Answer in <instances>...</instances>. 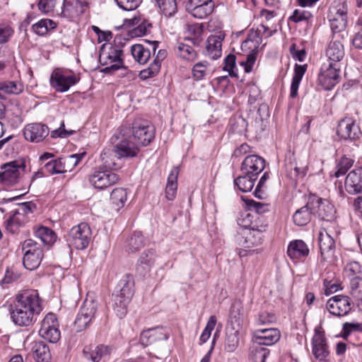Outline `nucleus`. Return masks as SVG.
Returning a JSON list of instances; mask_svg holds the SVG:
<instances>
[{
	"instance_id": "36",
	"label": "nucleus",
	"mask_w": 362,
	"mask_h": 362,
	"mask_svg": "<svg viewBox=\"0 0 362 362\" xmlns=\"http://www.w3.org/2000/svg\"><path fill=\"white\" fill-rule=\"evenodd\" d=\"M115 158H117V156L114 153V151H103L100 154L103 163L98 168L114 172V170L119 168V165L115 162Z\"/></svg>"
},
{
	"instance_id": "40",
	"label": "nucleus",
	"mask_w": 362,
	"mask_h": 362,
	"mask_svg": "<svg viewBox=\"0 0 362 362\" xmlns=\"http://www.w3.org/2000/svg\"><path fill=\"white\" fill-rule=\"evenodd\" d=\"M119 290L116 293H119L126 296L127 299H132L134 295V280L131 275H125L118 284Z\"/></svg>"
},
{
	"instance_id": "14",
	"label": "nucleus",
	"mask_w": 362,
	"mask_h": 362,
	"mask_svg": "<svg viewBox=\"0 0 362 362\" xmlns=\"http://www.w3.org/2000/svg\"><path fill=\"white\" fill-rule=\"evenodd\" d=\"M319 246L322 259L329 264H334L337 260L335 241L327 231L320 233Z\"/></svg>"
},
{
	"instance_id": "28",
	"label": "nucleus",
	"mask_w": 362,
	"mask_h": 362,
	"mask_svg": "<svg viewBox=\"0 0 362 362\" xmlns=\"http://www.w3.org/2000/svg\"><path fill=\"white\" fill-rule=\"evenodd\" d=\"M223 38L220 35H210L206 40V55L212 59L221 56Z\"/></svg>"
},
{
	"instance_id": "32",
	"label": "nucleus",
	"mask_w": 362,
	"mask_h": 362,
	"mask_svg": "<svg viewBox=\"0 0 362 362\" xmlns=\"http://www.w3.org/2000/svg\"><path fill=\"white\" fill-rule=\"evenodd\" d=\"M179 167H173L168 177L167 185L165 188V196L168 200H173L175 197L177 189V177L179 174Z\"/></svg>"
},
{
	"instance_id": "39",
	"label": "nucleus",
	"mask_w": 362,
	"mask_h": 362,
	"mask_svg": "<svg viewBox=\"0 0 362 362\" xmlns=\"http://www.w3.org/2000/svg\"><path fill=\"white\" fill-rule=\"evenodd\" d=\"M57 23L51 19L43 18L32 25L33 31L37 35H45L49 30H54Z\"/></svg>"
},
{
	"instance_id": "57",
	"label": "nucleus",
	"mask_w": 362,
	"mask_h": 362,
	"mask_svg": "<svg viewBox=\"0 0 362 362\" xmlns=\"http://www.w3.org/2000/svg\"><path fill=\"white\" fill-rule=\"evenodd\" d=\"M78 4H81L79 0H65L62 7V13L65 16H73L78 13L75 9Z\"/></svg>"
},
{
	"instance_id": "22",
	"label": "nucleus",
	"mask_w": 362,
	"mask_h": 362,
	"mask_svg": "<svg viewBox=\"0 0 362 362\" xmlns=\"http://www.w3.org/2000/svg\"><path fill=\"white\" fill-rule=\"evenodd\" d=\"M149 47H144L142 45L136 44L132 46L131 52L134 59L139 64H146L151 57V50L155 54L158 46V41L148 42Z\"/></svg>"
},
{
	"instance_id": "42",
	"label": "nucleus",
	"mask_w": 362,
	"mask_h": 362,
	"mask_svg": "<svg viewBox=\"0 0 362 362\" xmlns=\"http://www.w3.org/2000/svg\"><path fill=\"white\" fill-rule=\"evenodd\" d=\"M127 199V193L125 189L115 188L110 194V200L116 211L124 206Z\"/></svg>"
},
{
	"instance_id": "1",
	"label": "nucleus",
	"mask_w": 362,
	"mask_h": 362,
	"mask_svg": "<svg viewBox=\"0 0 362 362\" xmlns=\"http://www.w3.org/2000/svg\"><path fill=\"white\" fill-rule=\"evenodd\" d=\"M43 308L37 290L25 291L17 295L11 317L14 324L28 327L36 320Z\"/></svg>"
},
{
	"instance_id": "47",
	"label": "nucleus",
	"mask_w": 362,
	"mask_h": 362,
	"mask_svg": "<svg viewBox=\"0 0 362 362\" xmlns=\"http://www.w3.org/2000/svg\"><path fill=\"white\" fill-rule=\"evenodd\" d=\"M35 235L45 245H50L56 240V234L50 228L45 226L40 227L35 231Z\"/></svg>"
},
{
	"instance_id": "61",
	"label": "nucleus",
	"mask_w": 362,
	"mask_h": 362,
	"mask_svg": "<svg viewBox=\"0 0 362 362\" xmlns=\"http://www.w3.org/2000/svg\"><path fill=\"white\" fill-rule=\"evenodd\" d=\"M241 307L239 304H233L230 308V317L231 320V325H235L234 323H237V325H240V320L242 317L243 314L240 313Z\"/></svg>"
},
{
	"instance_id": "8",
	"label": "nucleus",
	"mask_w": 362,
	"mask_h": 362,
	"mask_svg": "<svg viewBox=\"0 0 362 362\" xmlns=\"http://www.w3.org/2000/svg\"><path fill=\"white\" fill-rule=\"evenodd\" d=\"M24 168L23 162L18 160L11 161L2 165V171L0 172V182L7 186L14 185L18 182L21 171H23Z\"/></svg>"
},
{
	"instance_id": "11",
	"label": "nucleus",
	"mask_w": 362,
	"mask_h": 362,
	"mask_svg": "<svg viewBox=\"0 0 362 362\" xmlns=\"http://www.w3.org/2000/svg\"><path fill=\"white\" fill-rule=\"evenodd\" d=\"M311 204L313 206L314 216L321 221H332L335 218L336 210L327 199L311 195Z\"/></svg>"
},
{
	"instance_id": "60",
	"label": "nucleus",
	"mask_w": 362,
	"mask_h": 362,
	"mask_svg": "<svg viewBox=\"0 0 362 362\" xmlns=\"http://www.w3.org/2000/svg\"><path fill=\"white\" fill-rule=\"evenodd\" d=\"M36 204L33 202H26L19 204L18 209L14 211L18 213L19 216H24L29 213H33L36 209Z\"/></svg>"
},
{
	"instance_id": "46",
	"label": "nucleus",
	"mask_w": 362,
	"mask_h": 362,
	"mask_svg": "<svg viewBox=\"0 0 362 362\" xmlns=\"http://www.w3.org/2000/svg\"><path fill=\"white\" fill-rule=\"evenodd\" d=\"M43 257V253L23 255V264L25 269L35 270L40 266Z\"/></svg>"
},
{
	"instance_id": "26",
	"label": "nucleus",
	"mask_w": 362,
	"mask_h": 362,
	"mask_svg": "<svg viewBox=\"0 0 362 362\" xmlns=\"http://www.w3.org/2000/svg\"><path fill=\"white\" fill-rule=\"evenodd\" d=\"M240 331L235 325H231L226 329L224 341V349L228 352L235 351L239 346Z\"/></svg>"
},
{
	"instance_id": "24",
	"label": "nucleus",
	"mask_w": 362,
	"mask_h": 362,
	"mask_svg": "<svg viewBox=\"0 0 362 362\" xmlns=\"http://www.w3.org/2000/svg\"><path fill=\"white\" fill-rule=\"evenodd\" d=\"M314 216L313 206L311 204L310 196L308 197L306 204L296 211L293 215V221L294 223L299 226L307 225L312 220Z\"/></svg>"
},
{
	"instance_id": "55",
	"label": "nucleus",
	"mask_w": 362,
	"mask_h": 362,
	"mask_svg": "<svg viewBox=\"0 0 362 362\" xmlns=\"http://www.w3.org/2000/svg\"><path fill=\"white\" fill-rule=\"evenodd\" d=\"M313 17L312 13L307 10L303 8L296 9L290 19L295 22L299 23L302 21H308Z\"/></svg>"
},
{
	"instance_id": "43",
	"label": "nucleus",
	"mask_w": 362,
	"mask_h": 362,
	"mask_svg": "<svg viewBox=\"0 0 362 362\" xmlns=\"http://www.w3.org/2000/svg\"><path fill=\"white\" fill-rule=\"evenodd\" d=\"M214 3L210 2L202 6L186 8L193 17L202 19L210 15L214 9Z\"/></svg>"
},
{
	"instance_id": "59",
	"label": "nucleus",
	"mask_w": 362,
	"mask_h": 362,
	"mask_svg": "<svg viewBox=\"0 0 362 362\" xmlns=\"http://www.w3.org/2000/svg\"><path fill=\"white\" fill-rule=\"evenodd\" d=\"M269 179V173L267 172H265L262 176L261 177L260 180L258 182V184L255 189L254 195L260 199H264L266 197V193L264 192L263 187H264V185L266 182Z\"/></svg>"
},
{
	"instance_id": "48",
	"label": "nucleus",
	"mask_w": 362,
	"mask_h": 362,
	"mask_svg": "<svg viewBox=\"0 0 362 362\" xmlns=\"http://www.w3.org/2000/svg\"><path fill=\"white\" fill-rule=\"evenodd\" d=\"M269 354V350L261 345L253 344L251 348V356L253 362H265Z\"/></svg>"
},
{
	"instance_id": "62",
	"label": "nucleus",
	"mask_w": 362,
	"mask_h": 362,
	"mask_svg": "<svg viewBox=\"0 0 362 362\" xmlns=\"http://www.w3.org/2000/svg\"><path fill=\"white\" fill-rule=\"evenodd\" d=\"M257 56L256 53L254 52V49L252 52L250 53L246 58L245 61L241 62L240 64L244 67L245 71L246 73H250L252 71L253 66L256 62Z\"/></svg>"
},
{
	"instance_id": "10",
	"label": "nucleus",
	"mask_w": 362,
	"mask_h": 362,
	"mask_svg": "<svg viewBox=\"0 0 362 362\" xmlns=\"http://www.w3.org/2000/svg\"><path fill=\"white\" fill-rule=\"evenodd\" d=\"M337 134L341 139L353 141L358 139L362 132L354 118L345 117L338 123Z\"/></svg>"
},
{
	"instance_id": "31",
	"label": "nucleus",
	"mask_w": 362,
	"mask_h": 362,
	"mask_svg": "<svg viewBox=\"0 0 362 362\" xmlns=\"http://www.w3.org/2000/svg\"><path fill=\"white\" fill-rule=\"evenodd\" d=\"M144 246V238L141 232L134 231L126 240L124 247L127 252L139 251Z\"/></svg>"
},
{
	"instance_id": "7",
	"label": "nucleus",
	"mask_w": 362,
	"mask_h": 362,
	"mask_svg": "<svg viewBox=\"0 0 362 362\" xmlns=\"http://www.w3.org/2000/svg\"><path fill=\"white\" fill-rule=\"evenodd\" d=\"M340 78L339 64L324 63L318 76V80L325 89L330 90L339 83Z\"/></svg>"
},
{
	"instance_id": "4",
	"label": "nucleus",
	"mask_w": 362,
	"mask_h": 362,
	"mask_svg": "<svg viewBox=\"0 0 362 362\" xmlns=\"http://www.w3.org/2000/svg\"><path fill=\"white\" fill-rule=\"evenodd\" d=\"M119 180V175L115 172L105 170L103 168L96 167L88 175L90 184L95 189L103 190L110 187Z\"/></svg>"
},
{
	"instance_id": "25",
	"label": "nucleus",
	"mask_w": 362,
	"mask_h": 362,
	"mask_svg": "<svg viewBox=\"0 0 362 362\" xmlns=\"http://www.w3.org/2000/svg\"><path fill=\"white\" fill-rule=\"evenodd\" d=\"M113 151L114 153L117 156V159L121 158L134 157L139 152L138 148L127 139H122L116 143Z\"/></svg>"
},
{
	"instance_id": "23",
	"label": "nucleus",
	"mask_w": 362,
	"mask_h": 362,
	"mask_svg": "<svg viewBox=\"0 0 362 362\" xmlns=\"http://www.w3.org/2000/svg\"><path fill=\"white\" fill-rule=\"evenodd\" d=\"M313 354L318 360L325 359L329 355L328 347L324 333L315 329L312 339Z\"/></svg>"
},
{
	"instance_id": "52",
	"label": "nucleus",
	"mask_w": 362,
	"mask_h": 362,
	"mask_svg": "<svg viewBox=\"0 0 362 362\" xmlns=\"http://www.w3.org/2000/svg\"><path fill=\"white\" fill-rule=\"evenodd\" d=\"M23 255L35 254L37 252L40 254L43 250L40 245L32 239L25 240L22 244Z\"/></svg>"
},
{
	"instance_id": "6",
	"label": "nucleus",
	"mask_w": 362,
	"mask_h": 362,
	"mask_svg": "<svg viewBox=\"0 0 362 362\" xmlns=\"http://www.w3.org/2000/svg\"><path fill=\"white\" fill-rule=\"evenodd\" d=\"M132 134L138 144L148 145L155 136L154 127L150 122L137 118L132 123Z\"/></svg>"
},
{
	"instance_id": "44",
	"label": "nucleus",
	"mask_w": 362,
	"mask_h": 362,
	"mask_svg": "<svg viewBox=\"0 0 362 362\" xmlns=\"http://www.w3.org/2000/svg\"><path fill=\"white\" fill-rule=\"evenodd\" d=\"M176 54L181 59L192 62L197 57L195 50L189 45L180 42L176 47Z\"/></svg>"
},
{
	"instance_id": "2",
	"label": "nucleus",
	"mask_w": 362,
	"mask_h": 362,
	"mask_svg": "<svg viewBox=\"0 0 362 362\" xmlns=\"http://www.w3.org/2000/svg\"><path fill=\"white\" fill-rule=\"evenodd\" d=\"M347 4L346 0H334L329 8V17L330 28L334 38L344 37L347 25Z\"/></svg>"
},
{
	"instance_id": "51",
	"label": "nucleus",
	"mask_w": 362,
	"mask_h": 362,
	"mask_svg": "<svg viewBox=\"0 0 362 362\" xmlns=\"http://www.w3.org/2000/svg\"><path fill=\"white\" fill-rule=\"evenodd\" d=\"M209 63L206 61L196 63L192 68V76L197 81L204 78L208 73Z\"/></svg>"
},
{
	"instance_id": "49",
	"label": "nucleus",
	"mask_w": 362,
	"mask_h": 362,
	"mask_svg": "<svg viewBox=\"0 0 362 362\" xmlns=\"http://www.w3.org/2000/svg\"><path fill=\"white\" fill-rule=\"evenodd\" d=\"M23 224V221L21 216L14 211L13 215L6 221V228L11 233H16Z\"/></svg>"
},
{
	"instance_id": "37",
	"label": "nucleus",
	"mask_w": 362,
	"mask_h": 362,
	"mask_svg": "<svg viewBox=\"0 0 362 362\" xmlns=\"http://www.w3.org/2000/svg\"><path fill=\"white\" fill-rule=\"evenodd\" d=\"M257 177L246 173H243L234 180V185L243 192H248L252 190Z\"/></svg>"
},
{
	"instance_id": "21",
	"label": "nucleus",
	"mask_w": 362,
	"mask_h": 362,
	"mask_svg": "<svg viewBox=\"0 0 362 362\" xmlns=\"http://www.w3.org/2000/svg\"><path fill=\"white\" fill-rule=\"evenodd\" d=\"M279 339L280 332L277 329H257L253 333V341L261 346H272Z\"/></svg>"
},
{
	"instance_id": "5",
	"label": "nucleus",
	"mask_w": 362,
	"mask_h": 362,
	"mask_svg": "<svg viewBox=\"0 0 362 362\" xmlns=\"http://www.w3.org/2000/svg\"><path fill=\"white\" fill-rule=\"evenodd\" d=\"M98 303L93 298H86L76 317L74 325L78 332L83 331L95 318Z\"/></svg>"
},
{
	"instance_id": "54",
	"label": "nucleus",
	"mask_w": 362,
	"mask_h": 362,
	"mask_svg": "<svg viewBox=\"0 0 362 362\" xmlns=\"http://www.w3.org/2000/svg\"><path fill=\"white\" fill-rule=\"evenodd\" d=\"M352 165L353 161L351 159L346 157L341 158L337 165V170L334 173V176L336 177H339L340 176L345 175Z\"/></svg>"
},
{
	"instance_id": "20",
	"label": "nucleus",
	"mask_w": 362,
	"mask_h": 362,
	"mask_svg": "<svg viewBox=\"0 0 362 362\" xmlns=\"http://www.w3.org/2000/svg\"><path fill=\"white\" fill-rule=\"evenodd\" d=\"M339 38V37L334 38L333 36L325 49V53L327 62L333 64H339L345 55L344 46Z\"/></svg>"
},
{
	"instance_id": "3",
	"label": "nucleus",
	"mask_w": 362,
	"mask_h": 362,
	"mask_svg": "<svg viewBox=\"0 0 362 362\" xmlns=\"http://www.w3.org/2000/svg\"><path fill=\"white\" fill-rule=\"evenodd\" d=\"M91 236L90 226L86 223H81L70 230L66 241L70 247L76 250H84L88 246Z\"/></svg>"
},
{
	"instance_id": "35",
	"label": "nucleus",
	"mask_w": 362,
	"mask_h": 362,
	"mask_svg": "<svg viewBox=\"0 0 362 362\" xmlns=\"http://www.w3.org/2000/svg\"><path fill=\"white\" fill-rule=\"evenodd\" d=\"M307 69V65L296 64L294 68V75L291 84L290 97L292 98L298 95V90L300 83Z\"/></svg>"
},
{
	"instance_id": "16",
	"label": "nucleus",
	"mask_w": 362,
	"mask_h": 362,
	"mask_svg": "<svg viewBox=\"0 0 362 362\" xmlns=\"http://www.w3.org/2000/svg\"><path fill=\"white\" fill-rule=\"evenodd\" d=\"M327 308L333 315L345 316L351 310L349 297L341 295L334 296L327 300Z\"/></svg>"
},
{
	"instance_id": "15",
	"label": "nucleus",
	"mask_w": 362,
	"mask_h": 362,
	"mask_svg": "<svg viewBox=\"0 0 362 362\" xmlns=\"http://www.w3.org/2000/svg\"><path fill=\"white\" fill-rule=\"evenodd\" d=\"M122 50L111 47L108 52L103 51L100 54V62L103 65L110 64L105 68L106 73L117 71L123 67L122 59Z\"/></svg>"
},
{
	"instance_id": "30",
	"label": "nucleus",
	"mask_w": 362,
	"mask_h": 362,
	"mask_svg": "<svg viewBox=\"0 0 362 362\" xmlns=\"http://www.w3.org/2000/svg\"><path fill=\"white\" fill-rule=\"evenodd\" d=\"M33 356L37 362H49L51 354L49 346L43 341H35L31 349Z\"/></svg>"
},
{
	"instance_id": "38",
	"label": "nucleus",
	"mask_w": 362,
	"mask_h": 362,
	"mask_svg": "<svg viewBox=\"0 0 362 362\" xmlns=\"http://www.w3.org/2000/svg\"><path fill=\"white\" fill-rule=\"evenodd\" d=\"M160 12L166 17L173 16L177 11V0H153Z\"/></svg>"
},
{
	"instance_id": "45",
	"label": "nucleus",
	"mask_w": 362,
	"mask_h": 362,
	"mask_svg": "<svg viewBox=\"0 0 362 362\" xmlns=\"http://www.w3.org/2000/svg\"><path fill=\"white\" fill-rule=\"evenodd\" d=\"M55 327H59L57 318L54 313H48L42 321L39 334L42 337L45 334L49 333L48 332L50 329H53Z\"/></svg>"
},
{
	"instance_id": "18",
	"label": "nucleus",
	"mask_w": 362,
	"mask_h": 362,
	"mask_svg": "<svg viewBox=\"0 0 362 362\" xmlns=\"http://www.w3.org/2000/svg\"><path fill=\"white\" fill-rule=\"evenodd\" d=\"M265 168V160L257 155L247 156L242 163L241 171L243 173L251 175L257 177Z\"/></svg>"
},
{
	"instance_id": "13",
	"label": "nucleus",
	"mask_w": 362,
	"mask_h": 362,
	"mask_svg": "<svg viewBox=\"0 0 362 362\" xmlns=\"http://www.w3.org/2000/svg\"><path fill=\"white\" fill-rule=\"evenodd\" d=\"M78 81V78L74 74H67L59 69L54 71L50 76L51 86L60 93L66 92Z\"/></svg>"
},
{
	"instance_id": "9",
	"label": "nucleus",
	"mask_w": 362,
	"mask_h": 362,
	"mask_svg": "<svg viewBox=\"0 0 362 362\" xmlns=\"http://www.w3.org/2000/svg\"><path fill=\"white\" fill-rule=\"evenodd\" d=\"M262 232L258 229L241 228L235 236V242L240 247L250 249L262 243Z\"/></svg>"
},
{
	"instance_id": "19",
	"label": "nucleus",
	"mask_w": 362,
	"mask_h": 362,
	"mask_svg": "<svg viewBox=\"0 0 362 362\" xmlns=\"http://www.w3.org/2000/svg\"><path fill=\"white\" fill-rule=\"evenodd\" d=\"M168 337V329L157 327L144 331L140 336V342L144 346H147L157 341L167 340Z\"/></svg>"
},
{
	"instance_id": "50",
	"label": "nucleus",
	"mask_w": 362,
	"mask_h": 362,
	"mask_svg": "<svg viewBox=\"0 0 362 362\" xmlns=\"http://www.w3.org/2000/svg\"><path fill=\"white\" fill-rule=\"evenodd\" d=\"M351 294L357 301L362 302V278L355 276L350 281Z\"/></svg>"
},
{
	"instance_id": "64",
	"label": "nucleus",
	"mask_w": 362,
	"mask_h": 362,
	"mask_svg": "<svg viewBox=\"0 0 362 362\" xmlns=\"http://www.w3.org/2000/svg\"><path fill=\"white\" fill-rule=\"evenodd\" d=\"M13 33V30L10 26L0 24V44L7 42Z\"/></svg>"
},
{
	"instance_id": "34",
	"label": "nucleus",
	"mask_w": 362,
	"mask_h": 362,
	"mask_svg": "<svg viewBox=\"0 0 362 362\" xmlns=\"http://www.w3.org/2000/svg\"><path fill=\"white\" fill-rule=\"evenodd\" d=\"M110 352V349L104 345L98 346L94 350H91L89 347H85L83 350L85 358L93 362H99L103 357L108 355Z\"/></svg>"
},
{
	"instance_id": "63",
	"label": "nucleus",
	"mask_w": 362,
	"mask_h": 362,
	"mask_svg": "<svg viewBox=\"0 0 362 362\" xmlns=\"http://www.w3.org/2000/svg\"><path fill=\"white\" fill-rule=\"evenodd\" d=\"M275 320L274 314L263 311L259 313L256 320L258 325H267L273 322Z\"/></svg>"
},
{
	"instance_id": "29",
	"label": "nucleus",
	"mask_w": 362,
	"mask_h": 362,
	"mask_svg": "<svg viewBox=\"0 0 362 362\" xmlns=\"http://www.w3.org/2000/svg\"><path fill=\"white\" fill-rule=\"evenodd\" d=\"M24 90L23 83L18 81H0V100L7 95H18Z\"/></svg>"
},
{
	"instance_id": "17",
	"label": "nucleus",
	"mask_w": 362,
	"mask_h": 362,
	"mask_svg": "<svg viewBox=\"0 0 362 362\" xmlns=\"http://www.w3.org/2000/svg\"><path fill=\"white\" fill-rule=\"evenodd\" d=\"M49 130L47 125L42 123L27 124L23 129L24 137L31 142H40L49 134Z\"/></svg>"
},
{
	"instance_id": "56",
	"label": "nucleus",
	"mask_w": 362,
	"mask_h": 362,
	"mask_svg": "<svg viewBox=\"0 0 362 362\" xmlns=\"http://www.w3.org/2000/svg\"><path fill=\"white\" fill-rule=\"evenodd\" d=\"M155 261V255L153 251L147 250L144 251L140 258L139 263L143 266L144 269H149L152 265H153Z\"/></svg>"
},
{
	"instance_id": "33",
	"label": "nucleus",
	"mask_w": 362,
	"mask_h": 362,
	"mask_svg": "<svg viewBox=\"0 0 362 362\" xmlns=\"http://www.w3.org/2000/svg\"><path fill=\"white\" fill-rule=\"evenodd\" d=\"M131 299H127L126 296L119 293L112 295L113 310L119 318H122L127 313V305Z\"/></svg>"
},
{
	"instance_id": "12",
	"label": "nucleus",
	"mask_w": 362,
	"mask_h": 362,
	"mask_svg": "<svg viewBox=\"0 0 362 362\" xmlns=\"http://www.w3.org/2000/svg\"><path fill=\"white\" fill-rule=\"evenodd\" d=\"M85 153L73 154L67 158H60L57 160H52L45 164V170L49 174H62L66 173L69 169L66 165L76 166L81 160Z\"/></svg>"
},
{
	"instance_id": "41",
	"label": "nucleus",
	"mask_w": 362,
	"mask_h": 362,
	"mask_svg": "<svg viewBox=\"0 0 362 362\" xmlns=\"http://www.w3.org/2000/svg\"><path fill=\"white\" fill-rule=\"evenodd\" d=\"M264 35H265L267 37H270L272 35V31H270L267 26L262 24L257 28V31L255 33L249 35L248 38L243 42L242 48L247 47L249 43L253 42L254 40L256 41L254 47L257 48L256 45L259 43L260 35L263 36Z\"/></svg>"
},
{
	"instance_id": "53",
	"label": "nucleus",
	"mask_w": 362,
	"mask_h": 362,
	"mask_svg": "<svg viewBox=\"0 0 362 362\" xmlns=\"http://www.w3.org/2000/svg\"><path fill=\"white\" fill-rule=\"evenodd\" d=\"M223 69L228 72L231 77H237V67L235 64V56L233 54L228 55L224 59V66Z\"/></svg>"
},
{
	"instance_id": "27",
	"label": "nucleus",
	"mask_w": 362,
	"mask_h": 362,
	"mask_svg": "<svg viewBox=\"0 0 362 362\" xmlns=\"http://www.w3.org/2000/svg\"><path fill=\"white\" fill-rule=\"evenodd\" d=\"M287 254L291 259H298L307 257L309 254V249L303 240H296L289 243Z\"/></svg>"
},
{
	"instance_id": "58",
	"label": "nucleus",
	"mask_w": 362,
	"mask_h": 362,
	"mask_svg": "<svg viewBox=\"0 0 362 362\" xmlns=\"http://www.w3.org/2000/svg\"><path fill=\"white\" fill-rule=\"evenodd\" d=\"M117 5L124 11H134L142 3V0H115Z\"/></svg>"
}]
</instances>
